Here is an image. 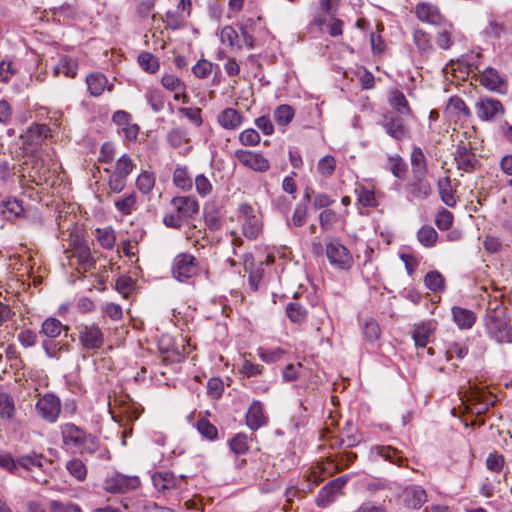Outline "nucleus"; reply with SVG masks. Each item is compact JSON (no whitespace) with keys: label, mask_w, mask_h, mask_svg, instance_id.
I'll use <instances>...</instances> for the list:
<instances>
[{"label":"nucleus","mask_w":512,"mask_h":512,"mask_svg":"<svg viewBox=\"0 0 512 512\" xmlns=\"http://www.w3.org/2000/svg\"><path fill=\"white\" fill-rule=\"evenodd\" d=\"M418 241L425 247H432L438 239L437 231L431 226H423L417 233Z\"/></svg>","instance_id":"obj_45"},{"label":"nucleus","mask_w":512,"mask_h":512,"mask_svg":"<svg viewBox=\"0 0 512 512\" xmlns=\"http://www.w3.org/2000/svg\"><path fill=\"white\" fill-rule=\"evenodd\" d=\"M385 128L387 133L396 140H402L409 135V129L400 116L389 118Z\"/></svg>","instance_id":"obj_27"},{"label":"nucleus","mask_w":512,"mask_h":512,"mask_svg":"<svg viewBox=\"0 0 512 512\" xmlns=\"http://www.w3.org/2000/svg\"><path fill=\"white\" fill-rule=\"evenodd\" d=\"M375 449L385 460L401 465L402 457L397 449L391 446H377Z\"/></svg>","instance_id":"obj_58"},{"label":"nucleus","mask_w":512,"mask_h":512,"mask_svg":"<svg viewBox=\"0 0 512 512\" xmlns=\"http://www.w3.org/2000/svg\"><path fill=\"white\" fill-rule=\"evenodd\" d=\"M135 164L129 155L123 154L116 162L114 170L116 173L127 179L128 175L133 171Z\"/></svg>","instance_id":"obj_46"},{"label":"nucleus","mask_w":512,"mask_h":512,"mask_svg":"<svg viewBox=\"0 0 512 512\" xmlns=\"http://www.w3.org/2000/svg\"><path fill=\"white\" fill-rule=\"evenodd\" d=\"M161 85L168 91L177 92L184 91L186 85L181 81L179 77L171 73H165L161 77Z\"/></svg>","instance_id":"obj_44"},{"label":"nucleus","mask_w":512,"mask_h":512,"mask_svg":"<svg viewBox=\"0 0 512 512\" xmlns=\"http://www.w3.org/2000/svg\"><path fill=\"white\" fill-rule=\"evenodd\" d=\"M340 492L329 482L319 492L316 503L318 506L326 507L332 503Z\"/></svg>","instance_id":"obj_38"},{"label":"nucleus","mask_w":512,"mask_h":512,"mask_svg":"<svg viewBox=\"0 0 512 512\" xmlns=\"http://www.w3.org/2000/svg\"><path fill=\"white\" fill-rule=\"evenodd\" d=\"M154 184L155 178L152 174L148 172L141 173L136 180L137 188L143 193L150 192L151 189L154 187Z\"/></svg>","instance_id":"obj_59"},{"label":"nucleus","mask_w":512,"mask_h":512,"mask_svg":"<svg viewBox=\"0 0 512 512\" xmlns=\"http://www.w3.org/2000/svg\"><path fill=\"white\" fill-rule=\"evenodd\" d=\"M127 179L111 172L108 180L109 193H120L126 186Z\"/></svg>","instance_id":"obj_61"},{"label":"nucleus","mask_w":512,"mask_h":512,"mask_svg":"<svg viewBox=\"0 0 512 512\" xmlns=\"http://www.w3.org/2000/svg\"><path fill=\"white\" fill-rule=\"evenodd\" d=\"M452 314L454 322L461 329H469L471 328L475 321L476 315L472 310L462 308V307H453Z\"/></svg>","instance_id":"obj_30"},{"label":"nucleus","mask_w":512,"mask_h":512,"mask_svg":"<svg viewBox=\"0 0 512 512\" xmlns=\"http://www.w3.org/2000/svg\"><path fill=\"white\" fill-rule=\"evenodd\" d=\"M15 413L13 398L7 393H0V417L2 419H12Z\"/></svg>","instance_id":"obj_48"},{"label":"nucleus","mask_w":512,"mask_h":512,"mask_svg":"<svg viewBox=\"0 0 512 512\" xmlns=\"http://www.w3.org/2000/svg\"><path fill=\"white\" fill-rule=\"evenodd\" d=\"M415 13L420 21L430 25L439 26L445 22V19L438 7L432 3H418L415 7Z\"/></svg>","instance_id":"obj_14"},{"label":"nucleus","mask_w":512,"mask_h":512,"mask_svg":"<svg viewBox=\"0 0 512 512\" xmlns=\"http://www.w3.org/2000/svg\"><path fill=\"white\" fill-rule=\"evenodd\" d=\"M445 112L456 120H465L470 116V110L460 97H451L446 106Z\"/></svg>","instance_id":"obj_28"},{"label":"nucleus","mask_w":512,"mask_h":512,"mask_svg":"<svg viewBox=\"0 0 512 512\" xmlns=\"http://www.w3.org/2000/svg\"><path fill=\"white\" fill-rule=\"evenodd\" d=\"M413 177H426L428 173L426 157L420 147H415L411 153Z\"/></svg>","instance_id":"obj_31"},{"label":"nucleus","mask_w":512,"mask_h":512,"mask_svg":"<svg viewBox=\"0 0 512 512\" xmlns=\"http://www.w3.org/2000/svg\"><path fill=\"white\" fill-rule=\"evenodd\" d=\"M174 184L182 190H190L193 185L192 178L189 176L185 167H177L173 173Z\"/></svg>","instance_id":"obj_40"},{"label":"nucleus","mask_w":512,"mask_h":512,"mask_svg":"<svg viewBox=\"0 0 512 512\" xmlns=\"http://www.w3.org/2000/svg\"><path fill=\"white\" fill-rule=\"evenodd\" d=\"M77 69L78 62L75 58L63 56L55 67V74L62 73L67 77L74 78L77 74Z\"/></svg>","instance_id":"obj_35"},{"label":"nucleus","mask_w":512,"mask_h":512,"mask_svg":"<svg viewBox=\"0 0 512 512\" xmlns=\"http://www.w3.org/2000/svg\"><path fill=\"white\" fill-rule=\"evenodd\" d=\"M61 435L63 443L77 449L80 454H94L99 448V442L95 436L86 433L73 423L62 425Z\"/></svg>","instance_id":"obj_2"},{"label":"nucleus","mask_w":512,"mask_h":512,"mask_svg":"<svg viewBox=\"0 0 512 512\" xmlns=\"http://www.w3.org/2000/svg\"><path fill=\"white\" fill-rule=\"evenodd\" d=\"M239 221L242 232L248 239H256L262 230L261 215L248 203H241L238 207Z\"/></svg>","instance_id":"obj_6"},{"label":"nucleus","mask_w":512,"mask_h":512,"mask_svg":"<svg viewBox=\"0 0 512 512\" xmlns=\"http://www.w3.org/2000/svg\"><path fill=\"white\" fill-rule=\"evenodd\" d=\"M328 458L331 467H324V469H326L329 473H335L348 467L349 464L354 462V460L357 458V455L354 452L345 451L339 454L328 455Z\"/></svg>","instance_id":"obj_24"},{"label":"nucleus","mask_w":512,"mask_h":512,"mask_svg":"<svg viewBox=\"0 0 512 512\" xmlns=\"http://www.w3.org/2000/svg\"><path fill=\"white\" fill-rule=\"evenodd\" d=\"M358 202L363 207L374 208L378 206L375 192L364 186L359 187L357 190Z\"/></svg>","instance_id":"obj_47"},{"label":"nucleus","mask_w":512,"mask_h":512,"mask_svg":"<svg viewBox=\"0 0 512 512\" xmlns=\"http://www.w3.org/2000/svg\"><path fill=\"white\" fill-rule=\"evenodd\" d=\"M324 467H331V464H329V458L326 457V461H323L318 464L317 467L313 468L312 471L309 473L307 480L313 484V486L318 485L320 482L323 481L322 474L326 473L328 475H332L333 473H329Z\"/></svg>","instance_id":"obj_51"},{"label":"nucleus","mask_w":512,"mask_h":512,"mask_svg":"<svg viewBox=\"0 0 512 512\" xmlns=\"http://www.w3.org/2000/svg\"><path fill=\"white\" fill-rule=\"evenodd\" d=\"M406 189L410 195L418 199H424L432 192L431 185L426 177H413L407 184Z\"/></svg>","instance_id":"obj_25"},{"label":"nucleus","mask_w":512,"mask_h":512,"mask_svg":"<svg viewBox=\"0 0 512 512\" xmlns=\"http://www.w3.org/2000/svg\"><path fill=\"white\" fill-rule=\"evenodd\" d=\"M167 141L172 147L179 148L189 142L188 132L181 127L174 128L168 133Z\"/></svg>","instance_id":"obj_42"},{"label":"nucleus","mask_w":512,"mask_h":512,"mask_svg":"<svg viewBox=\"0 0 512 512\" xmlns=\"http://www.w3.org/2000/svg\"><path fill=\"white\" fill-rule=\"evenodd\" d=\"M267 422L263 405L260 401H253L246 413V424L252 430H258Z\"/></svg>","instance_id":"obj_21"},{"label":"nucleus","mask_w":512,"mask_h":512,"mask_svg":"<svg viewBox=\"0 0 512 512\" xmlns=\"http://www.w3.org/2000/svg\"><path fill=\"white\" fill-rule=\"evenodd\" d=\"M26 169L30 181L36 185H42L47 182L50 177V169L45 161L35 155L32 156L31 166Z\"/></svg>","instance_id":"obj_19"},{"label":"nucleus","mask_w":512,"mask_h":512,"mask_svg":"<svg viewBox=\"0 0 512 512\" xmlns=\"http://www.w3.org/2000/svg\"><path fill=\"white\" fill-rule=\"evenodd\" d=\"M141 484L138 476L114 473L103 482V489L111 494H124L137 489Z\"/></svg>","instance_id":"obj_7"},{"label":"nucleus","mask_w":512,"mask_h":512,"mask_svg":"<svg viewBox=\"0 0 512 512\" xmlns=\"http://www.w3.org/2000/svg\"><path fill=\"white\" fill-rule=\"evenodd\" d=\"M274 120L278 125H288L295 116V110L290 105H280L274 111Z\"/></svg>","instance_id":"obj_39"},{"label":"nucleus","mask_w":512,"mask_h":512,"mask_svg":"<svg viewBox=\"0 0 512 512\" xmlns=\"http://www.w3.org/2000/svg\"><path fill=\"white\" fill-rule=\"evenodd\" d=\"M286 313L293 323H301L306 318L305 308L298 303H289L286 307Z\"/></svg>","instance_id":"obj_54"},{"label":"nucleus","mask_w":512,"mask_h":512,"mask_svg":"<svg viewBox=\"0 0 512 512\" xmlns=\"http://www.w3.org/2000/svg\"><path fill=\"white\" fill-rule=\"evenodd\" d=\"M198 269L196 258L188 253L178 254L172 264V274L180 282L194 277L198 273Z\"/></svg>","instance_id":"obj_8"},{"label":"nucleus","mask_w":512,"mask_h":512,"mask_svg":"<svg viewBox=\"0 0 512 512\" xmlns=\"http://www.w3.org/2000/svg\"><path fill=\"white\" fill-rule=\"evenodd\" d=\"M260 135L255 129H246L239 135V141L244 146H255L260 142Z\"/></svg>","instance_id":"obj_62"},{"label":"nucleus","mask_w":512,"mask_h":512,"mask_svg":"<svg viewBox=\"0 0 512 512\" xmlns=\"http://www.w3.org/2000/svg\"><path fill=\"white\" fill-rule=\"evenodd\" d=\"M407 495V505L411 508H419L426 501V492L420 487L411 488Z\"/></svg>","instance_id":"obj_50"},{"label":"nucleus","mask_w":512,"mask_h":512,"mask_svg":"<svg viewBox=\"0 0 512 512\" xmlns=\"http://www.w3.org/2000/svg\"><path fill=\"white\" fill-rule=\"evenodd\" d=\"M173 211L163 217V223L170 228L179 229L183 222L198 213L199 203L192 196H179L171 200Z\"/></svg>","instance_id":"obj_3"},{"label":"nucleus","mask_w":512,"mask_h":512,"mask_svg":"<svg viewBox=\"0 0 512 512\" xmlns=\"http://www.w3.org/2000/svg\"><path fill=\"white\" fill-rule=\"evenodd\" d=\"M23 212V206L17 199H8L0 203V214L8 221H15Z\"/></svg>","instance_id":"obj_32"},{"label":"nucleus","mask_w":512,"mask_h":512,"mask_svg":"<svg viewBox=\"0 0 512 512\" xmlns=\"http://www.w3.org/2000/svg\"><path fill=\"white\" fill-rule=\"evenodd\" d=\"M69 473L79 481H83L87 475L85 464L79 459H72L66 465Z\"/></svg>","instance_id":"obj_52"},{"label":"nucleus","mask_w":512,"mask_h":512,"mask_svg":"<svg viewBox=\"0 0 512 512\" xmlns=\"http://www.w3.org/2000/svg\"><path fill=\"white\" fill-rule=\"evenodd\" d=\"M72 257L76 258L78 269L83 272L90 271L95 267L96 261L91 255L90 247L85 242H76L74 244Z\"/></svg>","instance_id":"obj_18"},{"label":"nucleus","mask_w":512,"mask_h":512,"mask_svg":"<svg viewBox=\"0 0 512 512\" xmlns=\"http://www.w3.org/2000/svg\"><path fill=\"white\" fill-rule=\"evenodd\" d=\"M326 256L332 266L340 270H349L353 265V257L349 250L339 242L326 244Z\"/></svg>","instance_id":"obj_9"},{"label":"nucleus","mask_w":512,"mask_h":512,"mask_svg":"<svg viewBox=\"0 0 512 512\" xmlns=\"http://www.w3.org/2000/svg\"><path fill=\"white\" fill-rule=\"evenodd\" d=\"M336 169V160L332 155H325L320 158L317 164V171L325 177H330Z\"/></svg>","instance_id":"obj_49"},{"label":"nucleus","mask_w":512,"mask_h":512,"mask_svg":"<svg viewBox=\"0 0 512 512\" xmlns=\"http://www.w3.org/2000/svg\"><path fill=\"white\" fill-rule=\"evenodd\" d=\"M424 282L427 288L434 292L440 291L444 287V278L437 271L428 272L425 276Z\"/></svg>","instance_id":"obj_56"},{"label":"nucleus","mask_w":512,"mask_h":512,"mask_svg":"<svg viewBox=\"0 0 512 512\" xmlns=\"http://www.w3.org/2000/svg\"><path fill=\"white\" fill-rule=\"evenodd\" d=\"M76 331L82 350L96 351L103 347L105 335L104 331L97 323H81L76 326Z\"/></svg>","instance_id":"obj_4"},{"label":"nucleus","mask_w":512,"mask_h":512,"mask_svg":"<svg viewBox=\"0 0 512 512\" xmlns=\"http://www.w3.org/2000/svg\"><path fill=\"white\" fill-rule=\"evenodd\" d=\"M139 66L148 73H155L159 69V61L156 56L149 52H142L138 56Z\"/></svg>","instance_id":"obj_41"},{"label":"nucleus","mask_w":512,"mask_h":512,"mask_svg":"<svg viewBox=\"0 0 512 512\" xmlns=\"http://www.w3.org/2000/svg\"><path fill=\"white\" fill-rule=\"evenodd\" d=\"M195 188L200 196L205 197L211 193L212 184L206 176L199 174L195 177Z\"/></svg>","instance_id":"obj_64"},{"label":"nucleus","mask_w":512,"mask_h":512,"mask_svg":"<svg viewBox=\"0 0 512 512\" xmlns=\"http://www.w3.org/2000/svg\"><path fill=\"white\" fill-rule=\"evenodd\" d=\"M479 81L488 90L497 93H505L507 91L506 81L492 67H488L480 73Z\"/></svg>","instance_id":"obj_16"},{"label":"nucleus","mask_w":512,"mask_h":512,"mask_svg":"<svg viewBox=\"0 0 512 512\" xmlns=\"http://www.w3.org/2000/svg\"><path fill=\"white\" fill-rule=\"evenodd\" d=\"M146 98L155 112H159L164 108L165 100L161 91L151 90L147 93Z\"/></svg>","instance_id":"obj_60"},{"label":"nucleus","mask_w":512,"mask_h":512,"mask_svg":"<svg viewBox=\"0 0 512 512\" xmlns=\"http://www.w3.org/2000/svg\"><path fill=\"white\" fill-rule=\"evenodd\" d=\"M52 137V129L43 123L31 124L20 135L22 148L25 154L35 152L48 138Z\"/></svg>","instance_id":"obj_5"},{"label":"nucleus","mask_w":512,"mask_h":512,"mask_svg":"<svg viewBox=\"0 0 512 512\" xmlns=\"http://www.w3.org/2000/svg\"><path fill=\"white\" fill-rule=\"evenodd\" d=\"M213 63L206 60V59H200L193 67L192 72L195 75V77L199 79H205L207 78L213 71Z\"/></svg>","instance_id":"obj_57"},{"label":"nucleus","mask_w":512,"mask_h":512,"mask_svg":"<svg viewBox=\"0 0 512 512\" xmlns=\"http://www.w3.org/2000/svg\"><path fill=\"white\" fill-rule=\"evenodd\" d=\"M86 84L90 94L93 97H99L104 92L105 88L109 91L112 90V85L108 86V80L101 72H93L86 77Z\"/></svg>","instance_id":"obj_23"},{"label":"nucleus","mask_w":512,"mask_h":512,"mask_svg":"<svg viewBox=\"0 0 512 512\" xmlns=\"http://www.w3.org/2000/svg\"><path fill=\"white\" fill-rule=\"evenodd\" d=\"M454 159L457 164V168L464 172H473L478 167L479 161L470 147L458 146L455 153Z\"/></svg>","instance_id":"obj_17"},{"label":"nucleus","mask_w":512,"mask_h":512,"mask_svg":"<svg viewBox=\"0 0 512 512\" xmlns=\"http://www.w3.org/2000/svg\"><path fill=\"white\" fill-rule=\"evenodd\" d=\"M185 19L186 18L181 14V12L176 10L167 11L165 14V22L167 26L174 30L180 28Z\"/></svg>","instance_id":"obj_63"},{"label":"nucleus","mask_w":512,"mask_h":512,"mask_svg":"<svg viewBox=\"0 0 512 512\" xmlns=\"http://www.w3.org/2000/svg\"><path fill=\"white\" fill-rule=\"evenodd\" d=\"M467 401L469 402L468 409L476 415L485 413L495 403L494 397L489 392L476 385H470Z\"/></svg>","instance_id":"obj_11"},{"label":"nucleus","mask_w":512,"mask_h":512,"mask_svg":"<svg viewBox=\"0 0 512 512\" xmlns=\"http://www.w3.org/2000/svg\"><path fill=\"white\" fill-rule=\"evenodd\" d=\"M152 482L157 491L166 494L172 490L178 489L180 479L172 472H157L152 476Z\"/></svg>","instance_id":"obj_20"},{"label":"nucleus","mask_w":512,"mask_h":512,"mask_svg":"<svg viewBox=\"0 0 512 512\" xmlns=\"http://www.w3.org/2000/svg\"><path fill=\"white\" fill-rule=\"evenodd\" d=\"M484 327L491 340L498 344L512 343V325L507 315V308L496 297L488 301Z\"/></svg>","instance_id":"obj_1"},{"label":"nucleus","mask_w":512,"mask_h":512,"mask_svg":"<svg viewBox=\"0 0 512 512\" xmlns=\"http://www.w3.org/2000/svg\"><path fill=\"white\" fill-rule=\"evenodd\" d=\"M218 124L226 130H235L243 122L242 114L234 108H225L217 116Z\"/></svg>","instance_id":"obj_22"},{"label":"nucleus","mask_w":512,"mask_h":512,"mask_svg":"<svg viewBox=\"0 0 512 512\" xmlns=\"http://www.w3.org/2000/svg\"><path fill=\"white\" fill-rule=\"evenodd\" d=\"M230 448L236 455L245 454L248 449V438L243 433L236 434L230 441Z\"/></svg>","instance_id":"obj_53"},{"label":"nucleus","mask_w":512,"mask_h":512,"mask_svg":"<svg viewBox=\"0 0 512 512\" xmlns=\"http://www.w3.org/2000/svg\"><path fill=\"white\" fill-rule=\"evenodd\" d=\"M388 161L390 164V171L392 172V174L399 179L404 178L407 171L404 160L399 155L396 154L389 156Z\"/></svg>","instance_id":"obj_55"},{"label":"nucleus","mask_w":512,"mask_h":512,"mask_svg":"<svg viewBox=\"0 0 512 512\" xmlns=\"http://www.w3.org/2000/svg\"><path fill=\"white\" fill-rule=\"evenodd\" d=\"M361 435L358 433L356 427L352 423H347L346 426L340 431L337 438L333 439L330 446L331 448H351L357 446L361 442Z\"/></svg>","instance_id":"obj_15"},{"label":"nucleus","mask_w":512,"mask_h":512,"mask_svg":"<svg viewBox=\"0 0 512 512\" xmlns=\"http://www.w3.org/2000/svg\"><path fill=\"white\" fill-rule=\"evenodd\" d=\"M475 110L477 116L483 121H493L505 112L499 100L488 97L480 98L475 105Z\"/></svg>","instance_id":"obj_13"},{"label":"nucleus","mask_w":512,"mask_h":512,"mask_svg":"<svg viewBox=\"0 0 512 512\" xmlns=\"http://www.w3.org/2000/svg\"><path fill=\"white\" fill-rule=\"evenodd\" d=\"M44 461V456L35 452L22 455L17 459L18 467H22L27 471L42 470Z\"/></svg>","instance_id":"obj_34"},{"label":"nucleus","mask_w":512,"mask_h":512,"mask_svg":"<svg viewBox=\"0 0 512 512\" xmlns=\"http://www.w3.org/2000/svg\"><path fill=\"white\" fill-rule=\"evenodd\" d=\"M438 190L442 202L448 207H454L457 203L455 192L449 176H445L438 180Z\"/></svg>","instance_id":"obj_26"},{"label":"nucleus","mask_w":512,"mask_h":512,"mask_svg":"<svg viewBox=\"0 0 512 512\" xmlns=\"http://www.w3.org/2000/svg\"><path fill=\"white\" fill-rule=\"evenodd\" d=\"M116 209L123 215H129L136 206V194L134 192L126 194L125 196L115 201Z\"/></svg>","instance_id":"obj_43"},{"label":"nucleus","mask_w":512,"mask_h":512,"mask_svg":"<svg viewBox=\"0 0 512 512\" xmlns=\"http://www.w3.org/2000/svg\"><path fill=\"white\" fill-rule=\"evenodd\" d=\"M235 158L245 167L256 171L266 172L270 168L269 160L261 153L238 149L235 151Z\"/></svg>","instance_id":"obj_12"},{"label":"nucleus","mask_w":512,"mask_h":512,"mask_svg":"<svg viewBox=\"0 0 512 512\" xmlns=\"http://www.w3.org/2000/svg\"><path fill=\"white\" fill-rule=\"evenodd\" d=\"M389 104L390 106L400 115H410L411 108L409 107L408 101L405 95L397 90L393 89L389 92Z\"/></svg>","instance_id":"obj_33"},{"label":"nucleus","mask_w":512,"mask_h":512,"mask_svg":"<svg viewBox=\"0 0 512 512\" xmlns=\"http://www.w3.org/2000/svg\"><path fill=\"white\" fill-rule=\"evenodd\" d=\"M95 237L104 249H112L116 242V235L112 228H97Z\"/></svg>","instance_id":"obj_37"},{"label":"nucleus","mask_w":512,"mask_h":512,"mask_svg":"<svg viewBox=\"0 0 512 512\" xmlns=\"http://www.w3.org/2000/svg\"><path fill=\"white\" fill-rule=\"evenodd\" d=\"M35 410L43 420L54 423L61 412L60 399L53 394H45L38 399Z\"/></svg>","instance_id":"obj_10"},{"label":"nucleus","mask_w":512,"mask_h":512,"mask_svg":"<svg viewBox=\"0 0 512 512\" xmlns=\"http://www.w3.org/2000/svg\"><path fill=\"white\" fill-rule=\"evenodd\" d=\"M63 330L67 332L69 330V327L64 326L59 319L49 317L43 321L41 325L40 334H42L49 340H52L60 336Z\"/></svg>","instance_id":"obj_29"},{"label":"nucleus","mask_w":512,"mask_h":512,"mask_svg":"<svg viewBox=\"0 0 512 512\" xmlns=\"http://www.w3.org/2000/svg\"><path fill=\"white\" fill-rule=\"evenodd\" d=\"M434 330L433 324L431 322L421 323L417 325L413 332V339L415 341V345L418 347H425L429 341V336Z\"/></svg>","instance_id":"obj_36"}]
</instances>
